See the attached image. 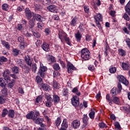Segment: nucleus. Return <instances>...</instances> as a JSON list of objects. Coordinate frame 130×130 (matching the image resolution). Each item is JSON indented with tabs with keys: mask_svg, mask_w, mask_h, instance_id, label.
Returning <instances> with one entry per match:
<instances>
[{
	"mask_svg": "<svg viewBox=\"0 0 130 130\" xmlns=\"http://www.w3.org/2000/svg\"><path fill=\"white\" fill-rule=\"evenodd\" d=\"M87 125H88V123H84V124L81 126L80 129H81V130L86 129V128L87 127Z\"/></svg>",
	"mask_w": 130,
	"mask_h": 130,
	"instance_id": "680f3d73",
	"label": "nucleus"
},
{
	"mask_svg": "<svg viewBox=\"0 0 130 130\" xmlns=\"http://www.w3.org/2000/svg\"><path fill=\"white\" fill-rule=\"evenodd\" d=\"M58 36L59 39H60L61 42H62V40L64 39L67 36H68V35L62 30V29L59 30L58 32Z\"/></svg>",
	"mask_w": 130,
	"mask_h": 130,
	"instance_id": "f8f14e48",
	"label": "nucleus"
},
{
	"mask_svg": "<svg viewBox=\"0 0 130 130\" xmlns=\"http://www.w3.org/2000/svg\"><path fill=\"white\" fill-rule=\"evenodd\" d=\"M35 8L38 11H41V5L40 4H35Z\"/></svg>",
	"mask_w": 130,
	"mask_h": 130,
	"instance_id": "864d4df0",
	"label": "nucleus"
},
{
	"mask_svg": "<svg viewBox=\"0 0 130 130\" xmlns=\"http://www.w3.org/2000/svg\"><path fill=\"white\" fill-rule=\"evenodd\" d=\"M63 95L66 97L69 96V90L67 88H64L63 91Z\"/></svg>",
	"mask_w": 130,
	"mask_h": 130,
	"instance_id": "de8ad7c7",
	"label": "nucleus"
},
{
	"mask_svg": "<svg viewBox=\"0 0 130 130\" xmlns=\"http://www.w3.org/2000/svg\"><path fill=\"white\" fill-rule=\"evenodd\" d=\"M17 29L18 30H19V31H22V30L24 29V27H23V26H22V24H18L17 25Z\"/></svg>",
	"mask_w": 130,
	"mask_h": 130,
	"instance_id": "e2e57ef3",
	"label": "nucleus"
},
{
	"mask_svg": "<svg viewBox=\"0 0 130 130\" xmlns=\"http://www.w3.org/2000/svg\"><path fill=\"white\" fill-rule=\"evenodd\" d=\"M15 62L17 63V66H19L20 68H22V69L23 68H24V65L22 62V59H16L15 60Z\"/></svg>",
	"mask_w": 130,
	"mask_h": 130,
	"instance_id": "393cba45",
	"label": "nucleus"
},
{
	"mask_svg": "<svg viewBox=\"0 0 130 130\" xmlns=\"http://www.w3.org/2000/svg\"><path fill=\"white\" fill-rule=\"evenodd\" d=\"M88 69L89 71H90V72H94V71H95V67H94L93 65H89L88 67Z\"/></svg>",
	"mask_w": 130,
	"mask_h": 130,
	"instance_id": "5fc2aeb1",
	"label": "nucleus"
},
{
	"mask_svg": "<svg viewBox=\"0 0 130 130\" xmlns=\"http://www.w3.org/2000/svg\"><path fill=\"white\" fill-rule=\"evenodd\" d=\"M8 116L10 118H14L15 117V111L14 110H9Z\"/></svg>",
	"mask_w": 130,
	"mask_h": 130,
	"instance_id": "a878e982",
	"label": "nucleus"
},
{
	"mask_svg": "<svg viewBox=\"0 0 130 130\" xmlns=\"http://www.w3.org/2000/svg\"><path fill=\"white\" fill-rule=\"evenodd\" d=\"M118 93H119V92L116 87H113L110 91V94L112 97L116 96Z\"/></svg>",
	"mask_w": 130,
	"mask_h": 130,
	"instance_id": "a211bd4d",
	"label": "nucleus"
},
{
	"mask_svg": "<svg viewBox=\"0 0 130 130\" xmlns=\"http://www.w3.org/2000/svg\"><path fill=\"white\" fill-rule=\"evenodd\" d=\"M99 126L100 128H104V127H106V124L104 123V122H101L99 123Z\"/></svg>",
	"mask_w": 130,
	"mask_h": 130,
	"instance_id": "09e8293b",
	"label": "nucleus"
},
{
	"mask_svg": "<svg viewBox=\"0 0 130 130\" xmlns=\"http://www.w3.org/2000/svg\"><path fill=\"white\" fill-rule=\"evenodd\" d=\"M53 69H54L55 71H58V70L60 69V67H59L58 63H55L53 65Z\"/></svg>",
	"mask_w": 130,
	"mask_h": 130,
	"instance_id": "ea45409f",
	"label": "nucleus"
},
{
	"mask_svg": "<svg viewBox=\"0 0 130 130\" xmlns=\"http://www.w3.org/2000/svg\"><path fill=\"white\" fill-rule=\"evenodd\" d=\"M33 35L35 37H36L37 38H39V37H40V34H39V32H33Z\"/></svg>",
	"mask_w": 130,
	"mask_h": 130,
	"instance_id": "69168bd1",
	"label": "nucleus"
},
{
	"mask_svg": "<svg viewBox=\"0 0 130 130\" xmlns=\"http://www.w3.org/2000/svg\"><path fill=\"white\" fill-rule=\"evenodd\" d=\"M43 121H44V119H43V120L42 121L41 123H36V124H40L41 127L43 128H45V129H46V125L42 123L43 122Z\"/></svg>",
	"mask_w": 130,
	"mask_h": 130,
	"instance_id": "6e6d98bb",
	"label": "nucleus"
},
{
	"mask_svg": "<svg viewBox=\"0 0 130 130\" xmlns=\"http://www.w3.org/2000/svg\"><path fill=\"white\" fill-rule=\"evenodd\" d=\"M41 87L44 91H49L50 90V87L47 84L42 83Z\"/></svg>",
	"mask_w": 130,
	"mask_h": 130,
	"instance_id": "5701e85b",
	"label": "nucleus"
},
{
	"mask_svg": "<svg viewBox=\"0 0 130 130\" xmlns=\"http://www.w3.org/2000/svg\"><path fill=\"white\" fill-rule=\"evenodd\" d=\"M47 60L50 62H55V57L52 55H48Z\"/></svg>",
	"mask_w": 130,
	"mask_h": 130,
	"instance_id": "c85d7f7f",
	"label": "nucleus"
},
{
	"mask_svg": "<svg viewBox=\"0 0 130 130\" xmlns=\"http://www.w3.org/2000/svg\"><path fill=\"white\" fill-rule=\"evenodd\" d=\"M45 97L47 100L46 102V106H47V107H51V103L53 102V100H52L51 95H50L48 93H46L45 94Z\"/></svg>",
	"mask_w": 130,
	"mask_h": 130,
	"instance_id": "0eeeda50",
	"label": "nucleus"
},
{
	"mask_svg": "<svg viewBox=\"0 0 130 130\" xmlns=\"http://www.w3.org/2000/svg\"><path fill=\"white\" fill-rule=\"evenodd\" d=\"M10 74H11V72L9 70H5L4 72L3 77L5 81H7V82L10 81V79H11V77H10Z\"/></svg>",
	"mask_w": 130,
	"mask_h": 130,
	"instance_id": "9d476101",
	"label": "nucleus"
},
{
	"mask_svg": "<svg viewBox=\"0 0 130 130\" xmlns=\"http://www.w3.org/2000/svg\"><path fill=\"white\" fill-rule=\"evenodd\" d=\"M88 116H87V114L84 115L83 118L82 119L83 123H88Z\"/></svg>",
	"mask_w": 130,
	"mask_h": 130,
	"instance_id": "a19ab883",
	"label": "nucleus"
},
{
	"mask_svg": "<svg viewBox=\"0 0 130 130\" xmlns=\"http://www.w3.org/2000/svg\"><path fill=\"white\" fill-rule=\"evenodd\" d=\"M89 116L91 119H94V117H95V111L91 110L89 113Z\"/></svg>",
	"mask_w": 130,
	"mask_h": 130,
	"instance_id": "4c0bfd02",
	"label": "nucleus"
},
{
	"mask_svg": "<svg viewBox=\"0 0 130 130\" xmlns=\"http://www.w3.org/2000/svg\"><path fill=\"white\" fill-rule=\"evenodd\" d=\"M75 38H76L77 41H81L82 39V35L80 33V31H78L77 33L75 34Z\"/></svg>",
	"mask_w": 130,
	"mask_h": 130,
	"instance_id": "2f4dec72",
	"label": "nucleus"
},
{
	"mask_svg": "<svg viewBox=\"0 0 130 130\" xmlns=\"http://www.w3.org/2000/svg\"><path fill=\"white\" fill-rule=\"evenodd\" d=\"M42 96L39 95L36 99V103H39L40 102H42Z\"/></svg>",
	"mask_w": 130,
	"mask_h": 130,
	"instance_id": "8fccbe9b",
	"label": "nucleus"
},
{
	"mask_svg": "<svg viewBox=\"0 0 130 130\" xmlns=\"http://www.w3.org/2000/svg\"><path fill=\"white\" fill-rule=\"evenodd\" d=\"M117 88L118 89V90L119 91V93H120V92H121V90H122V86L119 82L118 83Z\"/></svg>",
	"mask_w": 130,
	"mask_h": 130,
	"instance_id": "bf43d9fd",
	"label": "nucleus"
},
{
	"mask_svg": "<svg viewBox=\"0 0 130 130\" xmlns=\"http://www.w3.org/2000/svg\"><path fill=\"white\" fill-rule=\"evenodd\" d=\"M26 118L31 119L35 123L38 124L41 123L43 120V118H40L39 112H36L35 114L33 111L29 112L26 115Z\"/></svg>",
	"mask_w": 130,
	"mask_h": 130,
	"instance_id": "f257e3e1",
	"label": "nucleus"
},
{
	"mask_svg": "<svg viewBox=\"0 0 130 130\" xmlns=\"http://www.w3.org/2000/svg\"><path fill=\"white\" fill-rule=\"evenodd\" d=\"M6 86H7V83L4 80V78H0V86L2 87L3 88H6Z\"/></svg>",
	"mask_w": 130,
	"mask_h": 130,
	"instance_id": "72a5a7b5",
	"label": "nucleus"
},
{
	"mask_svg": "<svg viewBox=\"0 0 130 130\" xmlns=\"http://www.w3.org/2000/svg\"><path fill=\"white\" fill-rule=\"evenodd\" d=\"M125 41L126 43V45L127 46H128V47L129 48H130V39L128 38H126V39L125 40Z\"/></svg>",
	"mask_w": 130,
	"mask_h": 130,
	"instance_id": "13d9d810",
	"label": "nucleus"
},
{
	"mask_svg": "<svg viewBox=\"0 0 130 130\" xmlns=\"http://www.w3.org/2000/svg\"><path fill=\"white\" fill-rule=\"evenodd\" d=\"M12 72L14 74H19V67L15 66L12 68Z\"/></svg>",
	"mask_w": 130,
	"mask_h": 130,
	"instance_id": "58836bf2",
	"label": "nucleus"
},
{
	"mask_svg": "<svg viewBox=\"0 0 130 130\" xmlns=\"http://www.w3.org/2000/svg\"><path fill=\"white\" fill-rule=\"evenodd\" d=\"M81 57L84 60L90 59V51L88 49L84 48L81 51Z\"/></svg>",
	"mask_w": 130,
	"mask_h": 130,
	"instance_id": "39448f33",
	"label": "nucleus"
},
{
	"mask_svg": "<svg viewBox=\"0 0 130 130\" xmlns=\"http://www.w3.org/2000/svg\"><path fill=\"white\" fill-rule=\"evenodd\" d=\"M47 9L49 12H51V13H57L58 12V9H57V7L55 5L49 6L47 7Z\"/></svg>",
	"mask_w": 130,
	"mask_h": 130,
	"instance_id": "9b49d317",
	"label": "nucleus"
},
{
	"mask_svg": "<svg viewBox=\"0 0 130 130\" xmlns=\"http://www.w3.org/2000/svg\"><path fill=\"white\" fill-rule=\"evenodd\" d=\"M73 126L74 127V128H78L80 126V121L78 119L74 120L72 122Z\"/></svg>",
	"mask_w": 130,
	"mask_h": 130,
	"instance_id": "4be33fe9",
	"label": "nucleus"
},
{
	"mask_svg": "<svg viewBox=\"0 0 130 130\" xmlns=\"http://www.w3.org/2000/svg\"><path fill=\"white\" fill-rule=\"evenodd\" d=\"M86 41H91V36L88 34L86 35Z\"/></svg>",
	"mask_w": 130,
	"mask_h": 130,
	"instance_id": "0e129e2a",
	"label": "nucleus"
},
{
	"mask_svg": "<svg viewBox=\"0 0 130 130\" xmlns=\"http://www.w3.org/2000/svg\"><path fill=\"white\" fill-rule=\"evenodd\" d=\"M123 18L124 19V20H126V21H129L130 20L129 16H128L126 13H125L123 15Z\"/></svg>",
	"mask_w": 130,
	"mask_h": 130,
	"instance_id": "4d7b16f0",
	"label": "nucleus"
},
{
	"mask_svg": "<svg viewBox=\"0 0 130 130\" xmlns=\"http://www.w3.org/2000/svg\"><path fill=\"white\" fill-rule=\"evenodd\" d=\"M6 103V98L5 96H0V104H4Z\"/></svg>",
	"mask_w": 130,
	"mask_h": 130,
	"instance_id": "37998d69",
	"label": "nucleus"
},
{
	"mask_svg": "<svg viewBox=\"0 0 130 130\" xmlns=\"http://www.w3.org/2000/svg\"><path fill=\"white\" fill-rule=\"evenodd\" d=\"M94 19L95 20V22H102V15L100 14H97L96 15L94 16Z\"/></svg>",
	"mask_w": 130,
	"mask_h": 130,
	"instance_id": "aec40b11",
	"label": "nucleus"
},
{
	"mask_svg": "<svg viewBox=\"0 0 130 130\" xmlns=\"http://www.w3.org/2000/svg\"><path fill=\"white\" fill-rule=\"evenodd\" d=\"M18 93H20V94H24V90L22 88L19 87L18 88Z\"/></svg>",
	"mask_w": 130,
	"mask_h": 130,
	"instance_id": "774afa93",
	"label": "nucleus"
},
{
	"mask_svg": "<svg viewBox=\"0 0 130 130\" xmlns=\"http://www.w3.org/2000/svg\"><path fill=\"white\" fill-rule=\"evenodd\" d=\"M114 126L116 129L120 130L121 129V127H120V124H119V123L118 122H116L114 124Z\"/></svg>",
	"mask_w": 130,
	"mask_h": 130,
	"instance_id": "79ce46f5",
	"label": "nucleus"
},
{
	"mask_svg": "<svg viewBox=\"0 0 130 130\" xmlns=\"http://www.w3.org/2000/svg\"><path fill=\"white\" fill-rule=\"evenodd\" d=\"M9 114V111L7 109H3L2 113V117H6V115L7 114Z\"/></svg>",
	"mask_w": 130,
	"mask_h": 130,
	"instance_id": "e433bc0d",
	"label": "nucleus"
},
{
	"mask_svg": "<svg viewBox=\"0 0 130 130\" xmlns=\"http://www.w3.org/2000/svg\"><path fill=\"white\" fill-rule=\"evenodd\" d=\"M109 72L111 74H114V73H116V68L115 67H111L109 69Z\"/></svg>",
	"mask_w": 130,
	"mask_h": 130,
	"instance_id": "49530a36",
	"label": "nucleus"
},
{
	"mask_svg": "<svg viewBox=\"0 0 130 130\" xmlns=\"http://www.w3.org/2000/svg\"><path fill=\"white\" fill-rule=\"evenodd\" d=\"M64 40H65L66 42L68 44V45H71V40L70 39V38L68 37L67 36Z\"/></svg>",
	"mask_w": 130,
	"mask_h": 130,
	"instance_id": "603ef678",
	"label": "nucleus"
},
{
	"mask_svg": "<svg viewBox=\"0 0 130 130\" xmlns=\"http://www.w3.org/2000/svg\"><path fill=\"white\" fill-rule=\"evenodd\" d=\"M78 18L77 16H75L70 22V25L72 27H75L77 25V22H78Z\"/></svg>",
	"mask_w": 130,
	"mask_h": 130,
	"instance_id": "412c9836",
	"label": "nucleus"
},
{
	"mask_svg": "<svg viewBox=\"0 0 130 130\" xmlns=\"http://www.w3.org/2000/svg\"><path fill=\"white\" fill-rule=\"evenodd\" d=\"M41 47L44 51L48 52L50 51V47H49V44H47L46 42H44L42 44Z\"/></svg>",
	"mask_w": 130,
	"mask_h": 130,
	"instance_id": "4468645a",
	"label": "nucleus"
},
{
	"mask_svg": "<svg viewBox=\"0 0 130 130\" xmlns=\"http://www.w3.org/2000/svg\"><path fill=\"white\" fill-rule=\"evenodd\" d=\"M118 51L119 55H121V56H125L126 52L124 50L122 49H119Z\"/></svg>",
	"mask_w": 130,
	"mask_h": 130,
	"instance_id": "c756f323",
	"label": "nucleus"
},
{
	"mask_svg": "<svg viewBox=\"0 0 130 130\" xmlns=\"http://www.w3.org/2000/svg\"><path fill=\"white\" fill-rule=\"evenodd\" d=\"M18 41H19V42L21 43V47L24 48V46H25V42H24V38L22 37H18Z\"/></svg>",
	"mask_w": 130,
	"mask_h": 130,
	"instance_id": "bb28decb",
	"label": "nucleus"
},
{
	"mask_svg": "<svg viewBox=\"0 0 130 130\" xmlns=\"http://www.w3.org/2000/svg\"><path fill=\"white\" fill-rule=\"evenodd\" d=\"M2 9L4 10V11H8V10H9V5L7 4H4L2 5Z\"/></svg>",
	"mask_w": 130,
	"mask_h": 130,
	"instance_id": "c03bdc74",
	"label": "nucleus"
},
{
	"mask_svg": "<svg viewBox=\"0 0 130 130\" xmlns=\"http://www.w3.org/2000/svg\"><path fill=\"white\" fill-rule=\"evenodd\" d=\"M71 103L75 107H78L80 105V99L77 96H74L71 99Z\"/></svg>",
	"mask_w": 130,
	"mask_h": 130,
	"instance_id": "6e6552de",
	"label": "nucleus"
},
{
	"mask_svg": "<svg viewBox=\"0 0 130 130\" xmlns=\"http://www.w3.org/2000/svg\"><path fill=\"white\" fill-rule=\"evenodd\" d=\"M8 61V58H6L5 56L0 57V66L4 64V62H7Z\"/></svg>",
	"mask_w": 130,
	"mask_h": 130,
	"instance_id": "7c9ffc66",
	"label": "nucleus"
},
{
	"mask_svg": "<svg viewBox=\"0 0 130 130\" xmlns=\"http://www.w3.org/2000/svg\"><path fill=\"white\" fill-rule=\"evenodd\" d=\"M32 71L34 72V73H36V71L37 70V67H36V64H34L32 66L31 68Z\"/></svg>",
	"mask_w": 130,
	"mask_h": 130,
	"instance_id": "052dcab7",
	"label": "nucleus"
},
{
	"mask_svg": "<svg viewBox=\"0 0 130 130\" xmlns=\"http://www.w3.org/2000/svg\"><path fill=\"white\" fill-rule=\"evenodd\" d=\"M32 18L35 19V21H38L39 22L37 23L38 27L40 29H42L44 24L43 23V17L41 16L40 14H35L33 15Z\"/></svg>",
	"mask_w": 130,
	"mask_h": 130,
	"instance_id": "7ed1b4c3",
	"label": "nucleus"
},
{
	"mask_svg": "<svg viewBox=\"0 0 130 130\" xmlns=\"http://www.w3.org/2000/svg\"><path fill=\"white\" fill-rule=\"evenodd\" d=\"M46 71H47V67L43 66V64L40 62V69L38 72V75L39 76H40L41 78H44L45 77V75L46 74Z\"/></svg>",
	"mask_w": 130,
	"mask_h": 130,
	"instance_id": "20e7f679",
	"label": "nucleus"
},
{
	"mask_svg": "<svg viewBox=\"0 0 130 130\" xmlns=\"http://www.w3.org/2000/svg\"><path fill=\"white\" fill-rule=\"evenodd\" d=\"M24 60L25 62V63H26V64L28 66L25 65L24 66V69H26V70H27V71H30V68H31V66H32V62L33 61V59L32 58H30V56H26L24 57Z\"/></svg>",
	"mask_w": 130,
	"mask_h": 130,
	"instance_id": "423d86ee",
	"label": "nucleus"
},
{
	"mask_svg": "<svg viewBox=\"0 0 130 130\" xmlns=\"http://www.w3.org/2000/svg\"><path fill=\"white\" fill-rule=\"evenodd\" d=\"M53 19L55 21H58L59 20V17H58V15H55L53 16Z\"/></svg>",
	"mask_w": 130,
	"mask_h": 130,
	"instance_id": "338daca9",
	"label": "nucleus"
},
{
	"mask_svg": "<svg viewBox=\"0 0 130 130\" xmlns=\"http://www.w3.org/2000/svg\"><path fill=\"white\" fill-rule=\"evenodd\" d=\"M53 101L54 104H57L60 101V99L58 95L54 94L53 95Z\"/></svg>",
	"mask_w": 130,
	"mask_h": 130,
	"instance_id": "b1692460",
	"label": "nucleus"
},
{
	"mask_svg": "<svg viewBox=\"0 0 130 130\" xmlns=\"http://www.w3.org/2000/svg\"><path fill=\"white\" fill-rule=\"evenodd\" d=\"M106 99L109 102V105L111 106L113 103L118 105L119 104V98L117 96H110V94H107L106 96Z\"/></svg>",
	"mask_w": 130,
	"mask_h": 130,
	"instance_id": "f03ea898",
	"label": "nucleus"
},
{
	"mask_svg": "<svg viewBox=\"0 0 130 130\" xmlns=\"http://www.w3.org/2000/svg\"><path fill=\"white\" fill-rule=\"evenodd\" d=\"M121 68L123 71H129L130 66L128 62H122L121 63Z\"/></svg>",
	"mask_w": 130,
	"mask_h": 130,
	"instance_id": "f3484780",
	"label": "nucleus"
},
{
	"mask_svg": "<svg viewBox=\"0 0 130 130\" xmlns=\"http://www.w3.org/2000/svg\"><path fill=\"white\" fill-rule=\"evenodd\" d=\"M5 81L6 83H7L8 89H12L13 87H14V83L16 82V81H15V80L14 79L11 80V78L9 81H7V80H6Z\"/></svg>",
	"mask_w": 130,
	"mask_h": 130,
	"instance_id": "dca6fc26",
	"label": "nucleus"
},
{
	"mask_svg": "<svg viewBox=\"0 0 130 130\" xmlns=\"http://www.w3.org/2000/svg\"><path fill=\"white\" fill-rule=\"evenodd\" d=\"M72 92L75 93L77 96H80L81 95V92L79 91V89H78V87H75L72 89Z\"/></svg>",
	"mask_w": 130,
	"mask_h": 130,
	"instance_id": "c9c22d12",
	"label": "nucleus"
},
{
	"mask_svg": "<svg viewBox=\"0 0 130 130\" xmlns=\"http://www.w3.org/2000/svg\"><path fill=\"white\" fill-rule=\"evenodd\" d=\"M84 10L85 12L86 13V14H89V13H90V9L89 8V6H84Z\"/></svg>",
	"mask_w": 130,
	"mask_h": 130,
	"instance_id": "3c124183",
	"label": "nucleus"
},
{
	"mask_svg": "<svg viewBox=\"0 0 130 130\" xmlns=\"http://www.w3.org/2000/svg\"><path fill=\"white\" fill-rule=\"evenodd\" d=\"M25 11V16L26 17L27 20L31 19V18H32V13H31V11L29 10V8H26Z\"/></svg>",
	"mask_w": 130,
	"mask_h": 130,
	"instance_id": "6ab92c4d",
	"label": "nucleus"
},
{
	"mask_svg": "<svg viewBox=\"0 0 130 130\" xmlns=\"http://www.w3.org/2000/svg\"><path fill=\"white\" fill-rule=\"evenodd\" d=\"M36 24V21L34 18H31L28 21V27L30 29H33L35 27Z\"/></svg>",
	"mask_w": 130,
	"mask_h": 130,
	"instance_id": "2eb2a0df",
	"label": "nucleus"
},
{
	"mask_svg": "<svg viewBox=\"0 0 130 130\" xmlns=\"http://www.w3.org/2000/svg\"><path fill=\"white\" fill-rule=\"evenodd\" d=\"M61 122V120L60 119V117H58L57 118V120L55 121L56 126H58V125H59V124H60Z\"/></svg>",
	"mask_w": 130,
	"mask_h": 130,
	"instance_id": "a18cd8bd",
	"label": "nucleus"
},
{
	"mask_svg": "<svg viewBox=\"0 0 130 130\" xmlns=\"http://www.w3.org/2000/svg\"><path fill=\"white\" fill-rule=\"evenodd\" d=\"M68 67V72L69 74H70L71 73H73L74 71H76L77 70V68L75 67L73 64L71 63L70 62L68 63L67 64Z\"/></svg>",
	"mask_w": 130,
	"mask_h": 130,
	"instance_id": "ddd939ff",
	"label": "nucleus"
},
{
	"mask_svg": "<svg viewBox=\"0 0 130 130\" xmlns=\"http://www.w3.org/2000/svg\"><path fill=\"white\" fill-rule=\"evenodd\" d=\"M12 52L13 53L14 56H18V55H19V54L20 53V50L13 48L12 49Z\"/></svg>",
	"mask_w": 130,
	"mask_h": 130,
	"instance_id": "f704fd0d",
	"label": "nucleus"
},
{
	"mask_svg": "<svg viewBox=\"0 0 130 130\" xmlns=\"http://www.w3.org/2000/svg\"><path fill=\"white\" fill-rule=\"evenodd\" d=\"M1 42L3 45H4V46H5L6 48L8 49V50H10V48H11V45H9V43L8 42L3 40L1 41Z\"/></svg>",
	"mask_w": 130,
	"mask_h": 130,
	"instance_id": "cd10ccee",
	"label": "nucleus"
},
{
	"mask_svg": "<svg viewBox=\"0 0 130 130\" xmlns=\"http://www.w3.org/2000/svg\"><path fill=\"white\" fill-rule=\"evenodd\" d=\"M117 78L119 81V82H121L125 86H127L128 85V81L126 80L125 77L122 75H117Z\"/></svg>",
	"mask_w": 130,
	"mask_h": 130,
	"instance_id": "1a4fd4ad",
	"label": "nucleus"
},
{
	"mask_svg": "<svg viewBox=\"0 0 130 130\" xmlns=\"http://www.w3.org/2000/svg\"><path fill=\"white\" fill-rule=\"evenodd\" d=\"M36 82H37L38 84H39L41 85L43 83V81L39 75L36 77Z\"/></svg>",
	"mask_w": 130,
	"mask_h": 130,
	"instance_id": "473e14b6",
	"label": "nucleus"
}]
</instances>
